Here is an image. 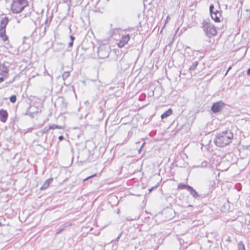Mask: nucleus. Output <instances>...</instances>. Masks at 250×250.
<instances>
[{
  "label": "nucleus",
  "instance_id": "f257e3e1",
  "mask_svg": "<svg viewBox=\"0 0 250 250\" xmlns=\"http://www.w3.org/2000/svg\"><path fill=\"white\" fill-rule=\"evenodd\" d=\"M233 136V133L230 130L223 131L215 135L213 142L216 146L223 147L231 143Z\"/></svg>",
  "mask_w": 250,
  "mask_h": 250
},
{
  "label": "nucleus",
  "instance_id": "f03ea898",
  "mask_svg": "<svg viewBox=\"0 0 250 250\" xmlns=\"http://www.w3.org/2000/svg\"><path fill=\"white\" fill-rule=\"evenodd\" d=\"M28 5L27 0H13L11 5V9L13 13H19Z\"/></svg>",
  "mask_w": 250,
  "mask_h": 250
},
{
  "label": "nucleus",
  "instance_id": "7ed1b4c3",
  "mask_svg": "<svg viewBox=\"0 0 250 250\" xmlns=\"http://www.w3.org/2000/svg\"><path fill=\"white\" fill-rule=\"evenodd\" d=\"M77 158L81 163L90 162L94 161L93 154L91 155V151L86 148L79 150Z\"/></svg>",
  "mask_w": 250,
  "mask_h": 250
},
{
  "label": "nucleus",
  "instance_id": "20e7f679",
  "mask_svg": "<svg viewBox=\"0 0 250 250\" xmlns=\"http://www.w3.org/2000/svg\"><path fill=\"white\" fill-rule=\"evenodd\" d=\"M111 51V49L108 44H101L98 48L97 55L100 59L107 58Z\"/></svg>",
  "mask_w": 250,
  "mask_h": 250
},
{
  "label": "nucleus",
  "instance_id": "39448f33",
  "mask_svg": "<svg viewBox=\"0 0 250 250\" xmlns=\"http://www.w3.org/2000/svg\"><path fill=\"white\" fill-rule=\"evenodd\" d=\"M225 105V104L221 101L214 103L211 107V110L215 114L221 112Z\"/></svg>",
  "mask_w": 250,
  "mask_h": 250
},
{
  "label": "nucleus",
  "instance_id": "423d86ee",
  "mask_svg": "<svg viewBox=\"0 0 250 250\" xmlns=\"http://www.w3.org/2000/svg\"><path fill=\"white\" fill-rule=\"evenodd\" d=\"M9 69L3 64H0V83L3 82L8 76Z\"/></svg>",
  "mask_w": 250,
  "mask_h": 250
},
{
  "label": "nucleus",
  "instance_id": "0eeeda50",
  "mask_svg": "<svg viewBox=\"0 0 250 250\" xmlns=\"http://www.w3.org/2000/svg\"><path fill=\"white\" fill-rule=\"evenodd\" d=\"M206 35L209 38L215 36L217 34V31L213 24H211L206 29H204Z\"/></svg>",
  "mask_w": 250,
  "mask_h": 250
},
{
  "label": "nucleus",
  "instance_id": "6e6552de",
  "mask_svg": "<svg viewBox=\"0 0 250 250\" xmlns=\"http://www.w3.org/2000/svg\"><path fill=\"white\" fill-rule=\"evenodd\" d=\"M9 19L7 17H4L1 19L0 21V30H6V27L8 24Z\"/></svg>",
  "mask_w": 250,
  "mask_h": 250
},
{
  "label": "nucleus",
  "instance_id": "1a4fd4ad",
  "mask_svg": "<svg viewBox=\"0 0 250 250\" xmlns=\"http://www.w3.org/2000/svg\"><path fill=\"white\" fill-rule=\"evenodd\" d=\"M8 114L6 110L0 109V121L2 123H5L7 120Z\"/></svg>",
  "mask_w": 250,
  "mask_h": 250
},
{
  "label": "nucleus",
  "instance_id": "9d476101",
  "mask_svg": "<svg viewBox=\"0 0 250 250\" xmlns=\"http://www.w3.org/2000/svg\"><path fill=\"white\" fill-rule=\"evenodd\" d=\"M221 11L216 10L214 13H211L210 15L211 18L215 22L220 21V17L221 16Z\"/></svg>",
  "mask_w": 250,
  "mask_h": 250
},
{
  "label": "nucleus",
  "instance_id": "9b49d317",
  "mask_svg": "<svg viewBox=\"0 0 250 250\" xmlns=\"http://www.w3.org/2000/svg\"><path fill=\"white\" fill-rule=\"evenodd\" d=\"M188 191L190 192V194L193 197L196 199H200L203 198V196L198 194V192L191 186L190 187Z\"/></svg>",
  "mask_w": 250,
  "mask_h": 250
},
{
  "label": "nucleus",
  "instance_id": "f8f14e48",
  "mask_svg": "<svg viewBox=\"0 0 250 250\" xmlns=\"http://www.w3.org/2000/svg\"><path fill=\"white\" fill-rule=\"evenodd\" d=\"M56 102L62 108H66L67 106V103L66 102L64 98L63 97H59Z\"/></svg>",
  "mask_w": 250,
  "mask_h": 250
},
{
  "label": "nucleus",
  "instance_id": "ddd939ff",
  "mask_svg": "<svg viewBox=\"0 0 250 250\" xmlns=\"http://www.w3.org/2000/svg\"><path fill=\"white\" fill-rule=\"evenodd\" d=\"M53 180V178H50L46 180L43 183V185L41 187L40 189L41 190H45L49 186L50 183H52V182Z\"/></svg>",
  "mask_w": 250,
  "mask_h": 250
},
{
  "label": "nucleus",
  "instance_id": "4468645a",
  "mask_svg": "<svg viewBox=\"0 0 250 250\" xmlns=\"http://www.w3.org/2000/svg\"><path fill=\"white\" fill-rule=\"evenodd\" d=\"M0 38L4 42H9L8 37L6 34V30H0Z\"/></svg>",
  "mask_w": 250,
  "mask_h": 250
},
{
  "label": "nucleus",
  "instance_id": "2eb2a0df",
  "mask_svg": "<svg viewBox=\"0 0 250 250\" xmlns=\"http://www.w3.org/2000/svg\"><path fill=\"white\" fill-rule=\"evenodd\" d=\"M173 111L171 108L168 109L167 111H166L164 113L161 115L162 119H164L167 118L170 115L172 114Z\"/></svg>",
  "mask_w": 250,
  "mask_h": 250
},
{
  "label": "nucleus",
  "instance_id": "dca6fc26",
  "mask_svg": "<svg viewBox=\"0 0 250 250\" xmlns=\"http://www.w3.org/2000/svg\"><path fill=\"white\" fill-rule=\"evenodd\" d=\"M190 186L188 184H185L184 183H180L178 185V189H186L187 190H188Z\"/></svg>",
  "mask_w": 250,
  "mask_h": 250
},
{
  "label": "nucleus",
  "instance_id": "f3484780",
  "mask_svg": "<svg viewBox=\"0 0 250 250\" xmlns=\"http://www.w3.org/2000/svg\"><path fill=\"white\" fill-rule=\"evenodd\" d=\"M47 27L45 26L43 24H42L40 27V36L43 37L45 35L46 33V30Z\"/></svg>",
  "mask_w": 250,
  "mask_h": 250
},
{
  "label": "nucleus",
  "instance_id": "a211bd4d",
  "mask_svg": "<svg viewBox=\"0 0 250 250\" xmlns=\"http://www.w3.org/2000/svg\"><path fill=\"white\" fill-rule=\"evenodd\" d=\"M130 39V37L129 35L127 34V35L122 36L121 40H122V41H123V42H124V43L126 44L129 41Z\"/></svg>",
  "mask_w": 250,
  "mask_h": 250
},
{
  "label": "nucleus",
  "instance_id": "6ab92c4d",
  "mask_svg": "<svg viewBox=\"0 0 250 250\" xmlns=\"http://www.w3.org/2000/svg\"><path fill=\"white\" fill-rule=\"evenodd\" d=\"M211 24H212L209 22V20H204L203 21L201 27L204 30Z\"/></svg>",
  "mask_w": 250,
  "mask_h": 250
},
{
  "label": "nucleus",
  "instance_id": "aec40b11",
  "mask_svg": "<svg viewBox=\"0 0 250 250\" xmlns=\"http://www.w3.org/2000/svg\"><path fill=\"white\" fill-rule=\"evenodd\" d=\"M52 17H53V15H52L51 16L46 18V19L45 21V22H44V25L45 26L47 27H49V26L52 21Z\"/></svg>",
  "mask_w": 250,
  "mask_h": 250
},
{
  "label": "nucleus",
  "instance_id": "412c9836",
  "mask_svg": "<svg viewBox=\"0 0 250 250\" xmlns=\"http://www.w3.org/2000/svg\"><path fill=\"white\" fill-rule=\"evenodd\" d=\"M198 63H199L198 61H195V62H194L192 63V65L189 67V70L190 72L191 71L194 70L196 68L197 65H198Z\"/></svg>",
  "mask_w": 250,
  "mask_h": 250
},
{
  "label": "nucleus",
  "instance_id": "4be33fe9",
  "mask_svg": "<svg viewBox=\"0 0 250 250\" xmlns=\"http://www.w3.org/2000/svg\"><path fill=\"white\" fill-rule=\"evenodd\" d=\"M229 203L228 201H227L224 204L223 207L221 208L222 211L225 212L228 210L229 208Z\"/></svg>",
  "mask_w": 250,
  "mask_h": 250
},
{
  "label": "nucleus",
  "instance_id": "5701e85b",
  "mask_svg": "<svg viewBox=\"0 0 250 250\" xmlns=\"http://www.w3.org/2000/svg\"><path fill=\"white\" fill-rule=\"evenodd\" d=\"M62 126L52 124L49 126V129H63Z\"/></svg>",
  "mask_w": 250,
  "mask_h": 250
},
{
  "label": "nucleus",
  "instance_id": "b1692460",
  "mask_svg": "<svg viewBox=\"0 0 250 250\" xmlns=\"http://www.w3.org/2000/svg\"><path fill=\"white\" fill-rule=\"evenodd\" d=\"M50 129H49V127L45 126L43 129L40 130L39 131V134L41 135H42L43 134L47 132Z\"/></svg>",
  "mask_w": 250,
  "mask_h": 250
},
{
  "label": "nucleus",
  "instance_id": "393cba45",
  "mask_svg": "<svg viewBox=\"0 0 250 250\" xmlns=\"http://www.w3.org/2000/svg\"><path fill=\"white\" fill-rule=\"evenodd\" d=\"M245 222L247 225H250V214L249 213L245 216Z\"/></svg>",
  "mask_w": 250,
  "mask_h": 250
},
{
  "label": "nucleus",
  "instance_id": "a878e982",
  "mask_svg": "<svg viewBox=\"0 0 250 250\" xmlns=\"http://www.w3.org/2000/svg\"><path fill=\"white\" fill-rule=\"evenodd\" d=\"M238 250H245V246L242 241L238 244Z\"/></svg>",
  "mask_w": 250,
  "mask_h": 250
},
{
  "label": "nucleus",
  "instance_id": "bb28decb",
  "mask_svg": "<svg viewBox=\"0 0 250 250\" xmlns=\"http://www.w3.org/2000/svg\"><path fill=\"white\" fill-rule=\"evenodd\" d=\"M9 100L11 103H15L17 101V97L15 95H12L9 98Z\"/></svg>",
  "mask_w": 250,
  "mask_h": 250
},
{
  "label": "nucleus",
  "instance_id": "cd10ccee",
  "mask_svg": "<svg viewBox=\"0 0 250 250\" xmlns=\"http://www.w3.org/2000/svg\"><path fill=\"white\" fill-rule=\"evenodd\" d=\"M69 76V72L65 71L62 75V78L63 80L66 79Z\"/></svg>",
  "mask_w": 250,
  "mask_h": 250
},
{
  "label": "nucleus",
  "instance_id": "c85d7f7f",
  "mask_svg": "<svg viewBox=\"0 0 250 250\" xmlns=\"http://www.w3.org/2000/svg\"><path fill=\"white\" fill-rule=\"evenodd\" d=\"M18 77V75L15 76L12 80H10L8 82H6L5 86H7L8 84L12 83L16 80V79Z\"/></svg>",
  "mask_w": 250,
  "mask_h": 250
},
{
  "label": "nucleus",
  "instance_id": "c756f323",
  "mask_svg": "<svg viewBox=\"0 0 250 250\" xmlns=\"http://www.w3.org/2000/svg\"><path fill=\"white\" fill-rule=\"evenodd\" d=\"M126 44L124 43L122 40H120L119 42L118 43V46L120 48L123 47Z\"/></svg>",
  "mask_w": 250,
  "mask_h": 250
},
{
  "label": "nucleus",
  "instance_id": "7c9ffc66",
  "mask_svg": "<svg viewBox=\"0 0 250 250\" xmlns=\"http://www.w3.org/2000/svg\"><path fill=\"white\" fill-rule=\"evenodd\" d=\"M214 7L213 4H211L209 6V13L211 15V13H214L215 11H214Z\"/></svg>",
  "mask_w": 250,
  "mask_h": 250
},
{
  "label": "nucleus",
  "instance_id": "2f4dec72",
  "mask_svg": "<svg viewBox=\"0 0 250 250\" xmlns=\"http://www.w3.org/2000/svg\"><path fill=\"white\" fill-rule=\"evenodd\" d=\"M56 45L59 46L60 49H63L64 47V44L62 43L57 42Z\"/></svg>",
  "mask_w": 250,
  "mask_h": 250
},
{
  "label": "nucleus",
  "instance_id": "473e14b6",
  "mask_svg": "<svg viewBox=\"0 0 250 250\" xmlns=\"http://www.w3.org/2000/svg\"><path fill=\"white\" fill-rule=\"evenodd\" d=\"M158 187V185H156V186L153 187H151V188H150L149 189V191L150 192H151L153 190H154V189H156L157 188V187Z\"/></svg>",
  "mask_w": 250,
  "mask_h": 250
},
{
  "label": "nucleus",
  "instance_id": "72a5a7b5",
  "mask_svg": "<svg viewBox=\"0 0 250 250\" xmlns=\"http://www.w3.org/2000/svg\"><path fill=\"white\" fill-rule=\"evenodd\" d=\"M63 229H64V228H63H63H61V229H59V230H58L56 232V234H59L61 233L62 231V230H63Z\"/></svg>",
  "mask_w": 250,
  "mask_h": 250
},
{
  "label": "nucleus",
  "instance_id": "f704fd0d",
  "mask_svg": "<svg viewBox=\"0 0 250 250\" xmlns=\"http://www.w3.org/2000/svg\"><path fill=\"white\" fill-rule=\"evenodd\" d=\"M122 234H123V232H121L119 234V235H118V236L117 237V238L116 239V242H118L119 241V239H120V237H121V236L122 235Z\"/></svg>",
  "mask_w": 250,
  "mask_h": 250
},
{
  "label": "nucleus",
  "instance_id": "c9c22d12",
  "mask_svg": "<svg viewBox=\"0 0 250 250\" xmlns=\"http://www.w3.org/2000/svg\"><path fill=\"white\" fill-rule=\"evenodd\" d=\"M96 175V174H94L92 175H91V176H88V177H87L86 178L84 179V181H86V180H87V179H89V178H92V177H93L95 176Z\"/></svg>",
  "mask_w": 250,
  "mask_h": 250
},
{
  "label": "nucleus",
  "instance_id": "e433bc0d",
  "mask_svg": "<svg viewBox=\"0 0 250 250\" xmlns=\"http://www.w3.org/2000/svg\"><path fill=\"white\" fill-rule=\"evenodd\" d=\"M70 40H71V42H74V41L75 39V37L73 36V35H70Z\"/></svg>",
  "mask_w": 250,
  "mask_h": 250
},
{
  "label": "nucleus",
  "instance_id": "4c0bfd02",
  "mask_svg": "<svg viewBox=\"0 0 250 250\" xmlns=\"http://www.w3.org/2000/svg\"><path fill=\"white\" fill-rule=\"evenodd\" d=\"M31 108H32V106H30L29 107L28 109H27V111H26V113H24V115H28V109H30ZM29 112L31 113V112L29 111Z\"/></svg>",
  "mask_w": 250,
  "mask_h": 250
},
{
  "label": "nucleus",
  "instance_id": "58836bf2",
  "mask_svg": "<svg viewBox=\"0 0 250 250\" xmlns=\"http://www.w3.org/2000/svg\"><path fill=\"white\" fill-rule=\"evenodd\" d=\"M73 42H70L69 44H68V47L69 48V47H72L73 46Z\"/></svg>",
  "mask_w": 250,
  "mask_h": 250
},
{
  "label": "nucleus",
  "instance_id": "ea45409f",
  "mask_svg": "<svg viewBox=\"0 0 250 250\" xmlns=\"http://www.w3.org/2000/svg\"><path fill=\"white\" fill-rule=\"evenodd\" d=\"M206 164H207V163H206V162H202V164H201V166H202V167H205V166H206Z\"/></svg>",
  "mask_w": 250,
  "mask_h": 250
},
{
  "label": "nucleus",
  "instance_id": "a19ab883",
  "mask_svg": "<svg viewBox=\"0 0 250 250\" xmlns=\"http://www.w3.org/2000/svg\"><path fill=\"white\" fill-rule=\"evenodd\" d=\"M63 138H64V137H63V136H62V135L60 136L59 137V138H58V139H59V140L60 141H62V140L63 139Z\"/></svg>",
  "mask_w": 250,
  "mask_h": 250
},
{
  "label": "nucleus",
  "instance_id": "79ce46f5",
  "mask_svg": "<svg viewBox=\"0 0 250 250\" xmlns=\"http://www.w3.org/2000/svg\"><path fill=\"white\" fill-rule=\"evenodd\" d=\"M133 29V28H127V29H125L124 30V31H130V30H132Z\"/></svg>",
  "mask_w": 250,
  "mask_h": 250
},
{
  "label": "nucleus",
  "instance_id": "37998d69",
  "mask_svg": "<svg viewBox=\"0 0 250 250\" xmlns=\"http://www.w3.org/2000/svg\"><path fill=\"white\" fill-rule=\"evenodd\" d=\"M247 73L249 76H250V68L248 69Z\"/></svg>",
  "mask_w": 250,
  "mask_h": 250
},
{
  "label": "nucleus",
  "instance_id": "c03bdc74",
  "mask_svg": "<svg viewBox=\"0 0 250 250\" xmlns=\"http://www.w3.org/2000/svg\"><path fill=\"white\" fill-rule=\"evenodd\" d=\"M38 146H39L41 147L42 148V149H43V150H45V148H44V147H42V145H38Z\"/></svg>",
  "mask_w": 250,
  "mask_h": 250
},
{
  "label": "nucleus",
  "instance_id": "a18cd8bd",
  "mask_svg": "<svg viewBox=\"0 0 250 250\" xmlns=\"http://www.w3.org/2000/svg\"><path fill=\"white\" fill-rule=\"evenodd\" d=\"M145 144H146V143H145V142H144V143H143V144H142V146H141V148H142V147L144 146V145H145Z\"/></svg>",
  "mask_w": 250,
  "mask_h": 250
},
{
  "label": "nucleus",
  "instance_id": "49530a36",
  "mask_svg": "<svg viewBox=\"0 0 250 250\" xmlns=\"http://www.w3.org/2000/svg\"><path fill=\"white\" fill-rule=\"evenodd\" d=\"M230 68H231V66H230V67L228 68V70H227V72H228L230 70Z\"/></svg>",
  "mask_w": 250,
  "mask_h": 250
},
{
  "label": "nucleus",
  "instance_id": "de8ad7c7",
  "mask_svg": "<svg viewBox=\"0 0 250 250\" xmlns=\"http://www.w3.org/2000/svg\"><path fill=\"white\" fill-rule=\"evenodd\" d=\"M142 148L141 147L139 150V153H140Z\"/></svg>",
  "mask_w": 250,
  "mask_h": 250
},
{
  "label": "nucleus",
  "instance_id": "09e8293b",
  "mask_svg": "<svg viewBox=\"0 0 250 250\" xmlns=\"http://www.w3.org/2000/svg\"><path fill=\"white\" fill-rule=\"evenodd\" d=\"M57 242V241H54L53 242V243H54V244H56Z\"/></svg>",
  "mask_w": 250,
  "mask_h": 250
},
{
  "label": "nucleus",
  "instance_id": "8fccbe9b",
  "mask_svg": "<svg viewBox=\"0 0 250 250\" xmlns=\"http://www.w3.org/2000/svg\"><path fill=\"white\" fill-rule=\"evenodd\" d=\"M175 166H176V167H179V165H178V164H176V165H175Z\"/></svg>",
  "mask_w": 250,
  "mask_h": 250
},
{
  "label": "nucleus",
  "instance_id": "3c124183",
  "mask_svg": "<svg viewBox=\"0 0 250 250\" xmlns=\"http://www.w3.org/2000/svg\"><path fill=\"white\" fill-rule=\"evenodd\" d=\"M17 22L19 23L20 22V20H17Z\"/></svg>",
  "mask_w": 250,
  "mask_h": 250
},
{
  "label": "nucleus",
  "instance_id": "603ef678",
  "mask_svg": "<svg viewBox=\"0 0 250 250\" xmlns=\"http://www.w3.org/2000/svg\"><path fill=\"white\" fill-rule=\"evenodd\" d=\"M187 48L190 49V47H189L187 46Z\"/></svg>",
  "mask_w": 250,
  "mask_h": 250
},
{
  "label": "nucleus",
  "instance_id": "864d4df0",
  "mask_svg": "<svg viewBox=\"0 0 250 250\" xmlns=\"http://www.w3.org/2000/svg\"><path fill=\"white\" fill-rule=\"evenodd\" d=\"M55 51H59V50H58V49H56Z\"/></svg>",
  "mask_w": 250,
  "mask_h": 250
},
{
  "label": "nucleus",
  "instance_id": "5fc2aeb1",
  "mask_svg": "<svg viewBox=\"0 0 250 250\" xmlns=\"http://www.w3.org/2000/svg\"><path fill=\"white\" fill-rule=\"evenodd\" d=\"M1 225H2L1 223L0 222V226H1Z\"/></svg>",
  "mask_w": 250,
  "mask_h": 250
}]
</instances>
